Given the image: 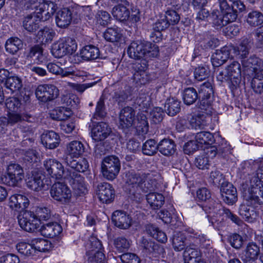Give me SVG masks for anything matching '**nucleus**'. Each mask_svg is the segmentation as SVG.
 Listing matches in <instances>:
<instances>
[{"label": "nucleus", "instance_id": "obj_50", "mask_svg": "<svg viewBox=\"0 0 263 263\" xmlns=\"http://www.w3.org/2000/svg\"><path fill=\"white\" fill-rule=\"evenodd\" d=\"M198 95L196 89L189 87L184 89L183 99L184 103L187 105L193 104L197 99Z\"/></svg>", "mask_w": 263, "mask_h": 263}, {"label": "nucleus", "instance_id": "obj_63", "mask_svg": "<svg viewBox=\"0 0 263 263\" xmlns=\"http://www.w3.org/2000/svg\"><path fill=\"white\" fill-rule=\"evenodd\" d=\"M136 103L140 107V109L146 110L151 106L149 97L144 93L141 94L136 100Z\"/></svg>", "mask_w": 263, "mask_h": 263}, {"label": "nucleus", "instance_id": "obj_52", "mask_svg": "<svg viewBox=\"0 0 263 263\" xmlns=\"http://www.w3.org/2000/svg\"><path fill=\"white\" fill-rule=\"evenodd\" d=\"M158 150V144L154 139L147 140L143 145L142 152L144 155L152 156L155 154Z\"/></svg>", "mask_w": 263, "mask_h": 263}, {"label": "nucleus", "instance_id": "obj_55", "mask_svg": "<svg viewBox=\"0 0 263 263\" xmlns=\"http://www.w3.org/2000/svg\"><path fill=\"white\" fill-rule=\"evenodd\" d=\"M106 115V108L104 104V99L101 97L97 102L96 111L93 115V118L97 120L103 118Z\"/></svg>", "mask_w": 263, "mask_h": 263}, {"label": "nucleus", "instance_id": "obj_34", "mask_svg": "<svg viewBox=\"0 0 263 263\" xmlns=\"http://www.w3.org/2000/svg\"><path fill=\"white\" fill-rule=\"evenodd\" d=\"M146 199L149 206L154 210L160 209L164 202V196L161 194L156 192L148 194Z\"/></svg>", "mask_w": 263, "mask_h": 263}, {"label": "nucleus", "instance_id": "obj_25", "mask_svg": "<svg viewBox=\"0 0 263 263\" xmlns=\"http://www.w3.org/2000/svg\"><path fill=\"white\" fill-rule=\"evenodd\" d=\"M41 142L46 148L54 149L59 145L60 137L55 132L49 131L42 135Z\"/></svg>", "mask_w": 263, "mask_h": 263}, {"label": "nucleus", "instance_id": "obj_51", "mask_svg": "<svg viewBox=\"0 0 263 263\" xmlns=\"http://www.w3.org/2000/svg\"><path fill=\"white\" fill-rule=\"evenodd\" d=\"M87 254L88 263H104L105 255L101 251L89 250Z\"/></svg>", "mask_w": 263, "mask_h": 263}, {"label": "nucleus", "instance_id": "obj_8", "mask_svg": "<svg viewBox=\"0 0 263 263\" xmlns=\"http://www.w3.org/2000/svg\"><path fill=\"white\" fill-rule=\"evenodd\" d=\"M50 193L54 200L64 204L69 202L72 196L69 187L66 184L60 182H55L52 185Z\"/></svg>", "mask_w": 263, "mask_h": 263}, {"label": "nucleus", "instance_id": "obj_15", "mask_svg": "<svg viewBox=\"0 0 263 263\" xmlns=\"http://www.w3.org/2000/svg\"><path fill=\"white\" fill-rule=\"evenodd\" d=\"M35 11L42 21L48 20L58 8L57 5L50 1H44L34 7Z\"/></svg>", "mask_w": 263, "mask_h": 263}, {"label": "nucleus", "instance_id": "obj_14", "mask_svg": "<svg viewBox=\"0 0 263 263\" xmlns=\"http://www.w3.org/2000/svg\"><path fill=\"white\" fill-rule=\"evenodd\" d=\"M44 169L48 175L55 179L64 178L65 170L62 164L55 159H47L43 162Z\"/></svg>", "mask_w": 263, "mask_h": 263}, {"label": "nucleus", "instance_id": "obj_12", "mask_svg": "<svg viewBox=\"0 0 263 263\" xmlns=\"http://www.w3.org/2000/svg\"><path fill=\"white\" fill-rule=\"evenodd\" d=\"M24 177V171L20 164L11 163L8 165L5 175V180L9 185L16 186Z\"/></svg>", "mask_w": 263, "mask_h": 263}, {"label": "nucleus", "instance_id": "obj_40", "mask_svg": "<svg viewBox=\"0 0 263 263\" xmlns=\"http://www.w3.org/2000/svg\"><path fill=\"white\" fill-rule=\"evenodd\" d=\"M23 47V42L18 37H10L5 44L6 50L8 52L14 54Z\"/></svg>", "mask_w": 263, "mask_h": 263}, {"label": "nucleus", "instance_id": "obj_10", "mask_svg": "<svg viewBox=\"0 0 263 263\" xmlns=\"http://www.w3.org/2000/svg\"><path fill=\"white\" fill-rule=\"evenodd\" d=\"M246 204L254 209L263 205V188L258 185L249 188L244 195Z\"/></svg>", "mask_w": 263, "mask_h": 263}, {"label": "nucleus", "instance_id": "obj_62", "mask_svg": "<svg viewBox=\"0 0 263 263\" xmlns=\"http://www.w3.org/2000/svg\"><path fill=\"white\" fill-rule=\"evenodd\" d=\"M133 81L137 86L144 85L148 81V77L146 72H133Z\"/></svg>", "mask_w": 263, "mask_h": 263}, {"label": "nucleus", "instance_id": "obj_54", "mask_svg": "<svg viewBox=\"0 0 263 263\" xmlns=\"http://www.w3.org/2000/svg\"><path fill=\"white\" fill-rule=\"evenodd\" d=\"M22 106L23 103L18 98L11 97L6 100V106L10 111L17 112L21 110Z\"/></svg>", "mask_w": 263, "mask_h": 263}, {"label": "nucleus", "instance_id": "obj_44", "mask_svg": "<svg viewBox=\"0 0 263 263\" xmlns=\"http://www.w3.org/2000/svg\"><path fill=\"white\" fill-rule=\"evenodd\" d=\"M31 245L33 246L34 252L35 251L46 252L51 248V243L43 238H34L31 239Z\"/></svg>", "mask_w": 263, "mask_h": 263}, {"label": "nucleus", "instance_id": "obj_22", "mask_svg": "<svg viewBox=\"0 0 263 263\" xmlns=\"http://www.w3.org/2000/svg\"><path fill=\"white\" fill-rule=\"evenodd\" d=\"M111 132V128L107 123L99 122L93 127L91 136L95 141H100L108 137Z\"/></svg>", "mask_w": 263, "mask_h": 263}, {"label": "nucleus", "instance_id": "obj_11", "mask_svg": "<svg viewBox=\"0 0 263 263\" xmlns=\"http://www.w3.org/2000/svg\"><path fill=\"white\" fill-rule=\"evenodd\" d=\"M18 224L22 229L29 232L39 228L40 222L33 212L26 211L18 216Z\"/></svg>", "mask_w": 263, "mask_h": 263}, {"label": "nucleus", "instance_id": "obj_4", "mask_svg": "<svg viewBox=\"0 0 263 263\" xmlns=\"http://www.w3.org/2000/svg\"><path fill=\"white\" fill-rule=\"evenodd\" d=\"M77 49L75 40L69 37H63L54 42L51 46L52 54L56 58H61L67 54H71Z\"/></svg>", "mask_w": 263, "mask_h": 263}, {"label": "nucleus", "instance_id": "obj_41", "mask_svg": "<svg viewBox=\"0 0 263 263\" xmlns=\"http://www.w3.org/2000/svg\"><path fill=\"white\" fill-rule=\"evenodd\" d=\"M55 34V32L52 28L45 27L38 31L36 36L39 42L46 44L52 40Z\"/></svg>", "mask_w": 263, "mask_h": 263}, {"label": "nucleus", "instance_id": "obj_35", "mask_svg": "<svg viewBox=\"0 0 263 263\" xmlns=\"http://www.w3.org/2000/svg\"><path fill=\"white\" fill-rule=\"evenodd\" d=\"M183 257L185 263H197L201 259L200 252L197 249L191 247L185 248Z\"/></svg>", "mask_w": 263, "mask_h": 263}, {"label": "nucleus", "instance_id": "obj_21", "mask_svg": "<svg viewBox=\"0 0 263 263\" xmlns=\"http://www.w3.org/2000/svg\"><path fill=\"white\" fill-rule=\"evenodd\" d=\"M232 52L230 47H223L220 50H217L212 58L214 66L218 67L223 64L230 58H233Z\"/></svg>", "mask_w": 263, "mask_h": 263}, {"label": "nucleus", "instance_id": "obj_5", "mask_svg": "<svg viewBox=\"0 0 263 263\" xmlns=\"http://www.w3.org/2000/svg\"><path fill=\"white\" fill-rule=\"evenodd\" d=\"M120 166V161L117 156L111 155L104 157L101 164L103 176L108 180H113L118 175Z\"/></svg>", "mask_w": 263, "mask_h": 263}, {"label": "nucleus", "instance_id": "obj_61", "mask_svg": "<svg viewBox=\"0 0 263 263\" xmlns=\"http://www.w3.org/2000/svg\"><path fill=\"white\" fill-rule=\"evenodd\" d=\"M209 75L210 71L208 68L204 66H199L196 68L194 70L195 79L199 81L205 80Z\"/></svg>", "mask_w": 263, "mask_h": 263}, {"label": "nucleus", "instance_id": "obj_29", "mask_svg": "<svg viewBox=\"0 0 263 263\" xmlns=\"http://www.w3.org/2000/svg\"><path fill=\"white\" fill-rule=\"evenodd\" d=\"M39 14L35 11L33 13L25 16L23 21V26L25 30L29 32H33L39 28V23L42 21L37 17Z\"/></svg>", "mask_w": 263, "mask_h": 263}, {"label": "nucleus", "instance_id": "obj_64", "mask_svg": "<svg viewBox=\"0 0 263 263\" xmlns=\"http://www.w3.org/2000/svg\"><path fill=\"white\" fill-rule=\"evenodd\" d=\"M164 17L168 22L170 25L177 24L180 21L179 14L174 10H167L165 12Z\"/></svg>", "mask_w": 263, "mask_h": 263}, {"label": "nucleus", "instance_id": "obj_32", "mask_svg": "<svg viewBox=\"0 0 263 263\" xmlns=\"http://www.w3.org/2000/svg\"><path fill=\"white\" fill-rule=\"evenodd\" d=\"M158 150L164 156H172L175 153L176 145L173 140L163 139L158 143Z\"/></svg>", "mask_w": 263, "mask_h": 263}, {"label": "nucleus", "instance_id": "obj_48", "mask_svg": "<svg viewBox=\"0 0 263 263\" xmlns=\"http://www.w3.org/2000/svg\"><path fill=\"white\" fill-rule=\"evenodd\" d=\"M195 139L201 147L203 144H211L214 141V136L212 133L208 132L198 133L196 135Z\"/></svg>", "mask_w": 263, "mask_h": 263}, {"label": "nucleus", "instance_id": "obj_7", "mask_svg": "<svg viewBox=\"0 0 263 263\" xmlns=\"http://www.w3.org/2000/svg\"><path fill=\"white\" fill-rule=\"evenodd\" d=\"M74 168L65 170L64 180L71 186L76 193L79 195L84 194L86 191L84 178Z\"/></svg>", "mask_w": 263, "mask_h": 263}, {"label": "nucleus", "instance_id": "obj_59", "mask_svg": "<svg viewBox=\"0 0 263 263\" xmlns=\"http://www.w3.org/2000/svg\"><path fill=\"white\" fill-rule=\"evenodd\" d=\"M8 116V124H10V125H14L18 122H21L22 120H26L27 121L31 122V121L29 119L31 117L29 115L22 116L19 114L10 112L9 113Z\"/></svg>", "mask_w": 263, "mask_h": 263}, {"label": "nucleus", "instance_id": "obj_20", "mask_svg": "<svg viewBox=\"0 0 263 263\" xmlns=\"http://www.w3.org/2000/svg\"><path fill=\"white\" fill-rule=\"evenodd\" d=\"M260 254V248L255 242H249L247 244L241 256L244 263H256Z\"/></svg>", "mask_w": 263, "mask_h": 263}, {"label": "nucleus", "instance_id": "obj_18", "mask_svg": "<svg viewBox=\"0 0 263 263\" xmlns=\"http://www.w3.org/2000/svg\"><path fill=\"white\" fill-rule=\"evenodd\" d=\"M45 175L41 171H34L26 179L27 186L32 191H41L45 186Z\"/></svg>", "mask_w": 263, "mask_h": 263}, {"label": "nucleus", "instance_id": "obj_16", "mask_svg": "<svg viewBox=\"0 0 263 263\" xmlns=\"http://www.w3.org/2000/svg\"><path fill=\"white\" fill-rule=\"evenodd\" d=\"M136 111L130 106L122 108L119 114V127L122 129H126L134 125Z\"/></svg>", "mask_w": 263, "mask_h": 263}, {"label": "nucleus", "instance_id": "obj_37", "mask_svg": "<svg viewBox=\"0 0 263 263\" xmlns=\"http://www.w3.org/2000/svg\"><path fill=\"white\" fill-rule=\"evenodd\" d=\"M246 21L251 26H258L263 23V14L258 10H252L246 16Z\"/></svg>", "mask_w": 263, "mask_h": 263}, {"label": "nucleus", "instance_id": "obj_2", "mask_svg": "<svg viewBox=\"0 0 263 263\" xmlns=\"http://www.w3.org/2000/svg\"><path fill=\"white\" fill-rule=\"evenodd\" d=\"M127 53L130 58L148 61L158 56L159 49L156 44L149 42L134 41L129 46Z\"/></svg>", "mask_w": 263, "mask_h": 263}, {"label": "nucleus", "instance_id": "obj_19", "mask_svg": "<svg viewBox=\"0 0 263 263\" xmlns=\"http://www.w3.org/2000/svg\"><path fill=\"white\" fill-rule=\"evenodd\" d=\"M220 193L223 201L229 205L233 204L237 200L236 189L230 183H223L220 188Z\"/></svg>", "mask_w": 263, "mask_h": 263}, {"label": "nucleus", "instance_id": "obj_27", "mask_svg": "<svg viewBox=\"0 0 263 263\" xmlns=\"http://www.w3.org/2000/svg\"><path fill=\"white\" fill-rule=\"evenodd\" d=\"M72 12L68 8H63L59 10L56 15L55 22L60 28L67 27L72 20Z\"/></svg>", "mask_w": 263, "mask_h": 263}, {"label": "nucleus", "instance_id": "obj_9", "mask_svg": "<svg viewBox=\"0 0 263 263\" xmlns=\"http://www.w3.org/2000/svg\"><path fill=\"white\" fill-rule=\"evenodd\" d=\"M149 175L145 173H136L133 172L126 174V184L129 190L130 193L135 195V189L137 191L140 189L145 191L142 185L148 178Z\"/></svg>", "mask_w": 263, "mask_h": 263}, {"label": "nucleus", "instance_id": "obj_46", "mask_svg": "<svg viewBox=\"0 0 263 263\" xmlns=\"http://www.w3.org/2000/svg\"><path fill=\"white\" fill-rule=\"evenodd\" d=\"M186 239L185 235L180 233H177L172 238V245L173 248L176 251L183 250L186 245Z\"/></svg>", "mask_w": 263, "mask_h": 263}, {"label": "nucleus", "instance_id": "obj_58", "mask_svg": "<svg viewBox=\"0 0 263 263\" xmlns=\"http://www.w3.org/2000/svg\"><path fill=\"white\" fill-rule=\"evenodd\" d=\"M48 71L55 74H61L62 77H66L72 74L71 72L66 71L54 63H49L47 65Z\"/></svg>", "mask_w": 263, "mask_h": 263}, {"label": "nucleus", "instance_id": "obj_47", "mask_svg": "<svg viewBox=\"0 0 263 263\" xmlns=\"http://www.w3.org/2000/svg\"><path fill=\"white\" fill-rule=\"evenodd\" d=\"M246 204L240 206L239 212L240 215L249 222H253L256 218L257 214L254 210H250Z\"/></svg>", "mask_w": 263, "mask_h": 263}, {"label": "nucleus", "instance_id": "obj_42", "mask_svg": "<svg viewBox=\"0 0 263 263\" xmlns=\"http://www.w3.org/2000/svg\"><path fill=\"white\" fill-rule=\"evenodd\" d=\"M251 84L255 92L258 93L263 92V69L256 70Z\"/></svg>", "mask_w": 263, "mask_h": 263}, {"label": "nucleus", "instance_id": "obj_24", "mask_svg": "<svg viewBox=\"0 0 263 263\" xmlns=\"http://www.w3.org/2000/svg\"><path fill=\"white\" fill-rule=\"evenodd\" d=\"M111 220L115 226L121 229L128 228L131 224V219L129 216L121 211L114 212Z\"/></svg>", "mask_w": 263, "mask_h": 263}, {"label": "nucleus", "instance_id": "obj_17", "mask_svg": "<svg viewBox=\"0 0 263 263\" xmlns=\"http://www.w3.org/2000/svg\"><path fill=\"white\" fill-rule=\"evenodd\" d=\"M96 194L103 203L111 202L115 197V191L112 186L108 183H100L97 187Z\"/></svg>", "mask_w": 263, "mask_h": 263}, {"label": "nucleus", "instance_id": "obj_30", "mask_svg": "<svg viewBox=\"0 0 263 263\" xmlns=\"http://www.w3.org/2000/svg\"><path fill=\"white\" fill-rule=\"evenodd\" d=\"M170 26L168 22L164 16L158 19L153 25V29L157 33L152 32L150 35L154 42H158L161 40V31L164 30Z\"/></svg>", "mask_w": 263, "mask_h": 263}, {"label": "nucleus", "instance_id": "obj_26", "mask_svg": "<svg viewBox=\"0 0 263 263\" xmlns=\"http://www.w3.org/2000/svg\"><path fill=\"white\" fill-rule=\"evenodd\" d=\"M233 55L241 59L247 58L251 49L250 42L247 39H243L238 46H230Z\"/></svg>", "mask_w": 263, "mask_h": 263}, {"label": "nucleus", "instance_id": "obj_49", "mask_svg": "<svg viewBox=\"0 0 263 263\" xmlns=\"http://www.w3.org/2000/svg\"><path fill=\"white\" fill-rule=\"evenodd\" d=\"M140 247L146 253H152L155 252L159 246L151 239H147L143 237L139 241Z\"/></svg>", "mask_w": 263, "mask_h": 263}, {"label": "nucleus", "instance_id": "obj_57", "mask_svg": "<svg viewBox=\"0 0 263 263\" xmlns=\"http://www.w3.org/2000/svg\"><path fill=\"white\" fill-rule=\"evenodd\" d=\"M114 245L118 251L122 252L128 250L130 247V242L125 237L121 236L115 239Z\"/></svg>", "mask_w": 263, "mask_h": 263}, {"label": "nucleus", "instance_id": "obj_45", "mask_svg": "<svg viewBox=\"0 0 263 263\" xmlns=\"http://www.w3.org/2000/svg\"><path fill=\"white\" fill-rule=\"evenodd\" d=\"M122 36L120 29L118 28H108L104 33L105 39L110 42H118Z\"/></svg>", "mask_w": 263, "mask_h": 263}, {"label": "nucleus", "instance_id": "obj_38", "mask_svg": "<svg viewBox=\"0 0 263 263\" xmlns=\"http://www.w3.org/2000/svg\"><path fill=\"white\" fill-rule=\"evenodd\" d=\"M72 115V111L69 108L59 107L53 110L50 113L51 117L57 120H65Z\"/></svg>", "mask_w": 263, "mask_h": 263}, {"label": "nucleus", "instance_id": "obj_60", "mask_svg": "<svg viewBox=\"0 0 263 263\" xmlns=\"http://www.w3.org/2000/svg\"><path fill=\"white\" fill-rule=\"evenodd\" d=\"M164 115V112L161 108L154 107L150 112V118L152 122L157 124L162 121Z\"/></svg>", "mask_w": 263, "mask_h": 263}, {"label": "nucleus", "instance_id": "obj_1", "mask_svg": "<svg viewBox=\"0 0 263 263\" xmlns=\"http://www.w3.org/2000/svg\"><path fill=\"white\" fill-rule=\"evenodd\" d=\"M220 11L214 9L210 16V21L216 29H220L228 24L234 22L238 16L237 11L230 6L227 0H216Z\"/></svg>", "mask_w": 263, "mask_h": 263}, {"label": "nucleus", "instance_id": "obj_13", "mask_svg": "<svg viewBox=\"0 0 263 263\" xmlns=\"http://www.w3.org/2000/svg\"><path fill=\"white\" fill-rule=\"evenodd\" d=\"M35 95L39 101L47 102L56 99L59 95V90L52 84L40 85L36 88Z\"/></svg>", "mask_w": 263, "mask_h": 263}, {"label": "nucleus", "instance_id": "obj_53", "mask_svg": "<svg viewBox=\"0 0 263 263\" xmlns=\"http://www.w3.org/2000/svg\"><path fill=\"white\" fill-rule=\"evenodd\" d=\"M214 93L213 81H208L200 85L199 96L213 97Z\"/></svg>", "mask_w": 263, "mask_h": 263}, {"label": "nucleus", "instance_id": "obj_23", "mask_svg": "<svg viewBox=\"0 0 263 263\" xmlns=\"http://www.w3.org/2000/svg\"><path fill=\"white\" fill-rule=\"evenodd\" d=\"M40 231L44 237L54 238L60 235L62 231V228L58 222H53L43 224Z\"/></svg>", "mask_w": 263, "mask_h": 263}, {"label": "nucleus", "instance_id": "obj_28", "mask_svg": "<svg viewBox=\"0 0 263 263\" xmlns=\"http://www.w3.org/2000/svg\"><path fill=\"white\" fill-rule=\"evenodd\" d=\"M209 117L203 114L191 115L187 118L190 125L192 129H200L204 128L208 124L207 118Z\"/></svg>", "mask_w": 263, "mask_h": 263}, {"label": "nucleus", "instance_id": "obj_43", "mask_svg": "<svg viewBox=\"0 0 263 263\" xmlns=\"http://www.w3.org/2000/svg\"><path fill=\"white\" fill-rule=\"evenodd\" d=\"M5 85L6 87L9 89L12 92L19 91L23 86L21 79L16 76H9L5 81Z\"/></svg>", "mask_w": 263, "mask_h": 263}, {"label": "nucleus", "instance_id": "obj_56", "mask_svg": "<svg viewBox=\"0 0 263 263\" xmlns=\"http://www.w3.org/2000/svg\"><path fill=\"white\" fill-rule=\"evenodd\" d=\"M16 249L22 254L29 256L34 253L33 246L31 245V240H30L29 243L22 242L18 243L16 246Z\"/></svg>", "mask_w": 263, "mask_h": 263}, {"label": "nucleus", "instance_id": "obj_6", "mask_svg": "<svg viewBox=\"0 0 263 263\" xmlns=\"http://www.w3.org/2000/svg\"><path fill=\"white\" fill-rule=\"evenodd\" d=\"M201 207L206 213L219 212V214L229 218L237 224L240 225L241 223V220L236 215L232 213L229 209L222 208L220 203L213 199L210 198L202 205Z\"/></svg>", "mask_w": 263, "mask_h": 263}, {"label": "nucleus", "instance_id": "obj_36", "mask_svg": "<svg viewBox=\"0 0 263 263\" xmlns=\"http://www.w3.org/2000/svg\"><path fill=\"white\" fill-rule=\"evenodd\" d=\"M229 74L236 84L239 83L241 78V66L237 61H233L226 67Z\"/></svg>", "mask_w": 263, "mask_h": 263}, {"label": "nucleus", "instance_id": "obj_3", "mask_svg": "<svg viewBox=\"0 0 263 263\" xmlns=\"http://www.w3.org/2000/svg\"><path fill=\"white\" fill-rule=\"evenodd\" d=\"M84 152L83 144L78 141H73L67 146L65 161L70 167L75 168L80 172H84L88 167V163L85 159H74Z\"/></svg>", "mask_w": 263, "mask_h": 263}, {"label": "nucleus", "instance_id": "obj_31", "mask_svg": "<svg viewBox=\"0 0 263 263\" xmlns=\"http://www.w3.org/2000/svg\"><path fill=\"white\" fill-rule=\"evenodd\" d=\"M123 4H118L115 6L112 9V14L114 17L120 21L127 20L130 16V12L128 8L124 5H129V3L124 0Z\"/></svg>", "mask_w": 263, "mask_h": 263}, {"label": "nucleus", "instance_id": "obj_33", "mask_svg": "<svg viewBox=\"0 0 263 263\" xmlns=\"http://www.w3.org/2000/svg\"><path fill=\"white\" fill-rule=\"evenodd\" d=\"M80 55L84 60H94L99 57L100 51L97 47L88 45L83 47L81 50Z\"/></svg>", "mask_w": 263, "mask_h": 263}, {"label": "nucleus", "instance_id": "obj_39", "mask_svg": "<svg viewBox=\"0 0 263 263\" xmlns=\"http://www.w3.org/2000/svg\"><path fill=\"white\" fill-rule=\"evenodd\" d=\"M166 112L170 116H174L180 110V102L172 98L168 99L165 104Z\"/></svg>", "mask_w": 263, "mask_h": 263}]
</instances>
